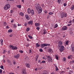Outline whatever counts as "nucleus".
I'll return each mask as SVG.
<instances>
[{
  "label": "nucleus",
  "instance_id": "nucleus-54",
  "mask_svg": "<svg viewBox=\"0 0 74 74\" xmlns=\"http://www.w3.org/2000/svg\"><path fill=\"white\" fill-rule=\"evenodd\" d=\"M14 20H12V21H11V22L12 23L13 22H14Z\"/></svg>",
  "mask_w": 74,
  "mask_h": 74
},
{
  "label": "nucleus",
  "instance_id": "nucleus-32",
  "mask_svg": "<svg viewBox=\"0 0 74 74\" xmlns=\"http://www.w3.org/2000/svg\"><path fill=\"white\" fill-rule=\"evenodd\" d=\"M0 67L1 69H4V66H1Z\"/></svg>",
  "mask_w": 74,
  "mask_h": 74
},
{
  "label": "nucleus",
  "instance_id": "nucleus-1",
  "mask_svg": "<svg viewBox=\"0 0 74 74\" xmlns=\"http://www.w3.org/2000/svg\"><path fill=\"white\" fill-rule=\"evenodd\" d=\"M35 8L38 11V14H40L42 12V8H41V6L39 4H36L35 5Z\"/></svg>",
  "mask_w": 74,
  "mask_h": 74
},
{
  "label": "nucleus",
  "instance_id": "nucleus-49",
  "mask_svg": "<svg viewBox=\"0 0 74 74\" xmlns=\"http://www.w3.org/2000/svg\"><path fill=\"white\" fill-rule=\"evenodd\" d=\"M71 22H72V21H70L69 22V23H71Z\"/></svg>",
  "mask_w": 74,
  "mask_h": 74
},
{
  "label": "nucleus",
  "instance_id": "nucleus-21",
  "mask_svg": "<svg viewBox=\"0 0 74 74\" xmlns=\"http://www.w3.org/2000/svg\"><path fill=\"white\" fill-rule=\"evenodd\" d=\"M48 52H50L51 53H52L53 52V51H52V49H49L48 50Z\"/></svg>",
  "mask_w": 74,
  "mask_h": 74
},
{
  "label": "nucleus",
  "instance_id": "nucleus-61",
  "mask_svg": "<svg viewBox=\"0 0 74 74\" xmlns=\"http://www.w3.org/2000/svg\"><path fill=\"white\" fill-rule=\"evenodd\" d=\"M12 36H13L12 35H9V37H12Z\"/></svg>",
  "mask_w": 74,
  "mask_h": 74
},
{
  "label": "nucleus",
  "instance_id": "nucleus-30",
  "mask_svg": "<svg viewBox=\"0 0 74 74\" xmlns=\"http://www.w3.org/2000/svg\"><path fill=\"white\" fill-rule=\"evenodd\" d=\"M46 30H45V29H44V32H43V33L44 34H46V33H47V32H46Z\"/></svg>",
  "mask_w": 74,
  "mask_h": 74
},
{
  "label": "nucleus",
  "instance_id": "nucleus-55",
  "mask_svg": "<svg viewBox=\"0 0 74 74\" xmlns=\"http://www.w3.org/2000/svg\"><path fill=\"white\" fill-rule=\"evenodd\" d=\"M64 73V71H62L61 72V74H63Z\"/></svg>",
  "mask_w": 74,
  "mask_h": 74
},
{
  "label": "nucleus",
  "instance_id": "nucleus-59",
  "mask_svg": "<svg viewBox=\"0 0 74 74\" xmlns=\"http://www.w3.org/2000/svg\"><path fill=\"white\" fill-rule=\"evenodd\" d=\"M45 14H47V11L46 10H45Z\"/></svg>",
  "mask_w": 74,
  "mask_h": 74
},
{
  "label": "nucleus",
  "instance_id": "nucleus-48",
  "mask_svg": "<svg viewBox=\"0 0 74 74\" xmlns=\"http://www.w3.org/2000/svg\"><path fill=\"white\" fill-rule=\"evenodd\" d=\"M5 52H6V51H5L4 50V51L3 52V54H4V53H5Z\"/></svg>",
  "mask_w": 74,
  "mask_h": 74
},
{
  "label": "nucleus",
  "instance_id": "nucleus-42",
  "mask_svg": "<svg viewBox=\"0 0 74 74\" xmlns=\"http://www.w3.org/2000/svg\"><path fill=\"white\" fill-rule=\"evenodd\" d=\"M69 43V41H67L66 42V45H68V43Z\"/></svg>",
  "mask_w": 74,
  "mask_h": 74
},
{
  "label": "nucleus",
  "instance_id": "nucleus-7",
  "mask_svg": "<svg viewBox=\"0 0 74 74\" xmlns=\"http://www.w3.org/2000/svg\"><path fill=\"white\" fill-rule=\"evenodd\" d=\"M47 59L48 62H52V58H51L50 56H47Z\"/></svg>",
  "mask_w": 74,
  "mask_h": 74
},
{
  "label": "nucleus",
  "instance_id": "nucleus-40",
  "mask_svg": "<svg viewBox=\"0 0 74 74\" xmlns=\"http://www.w3.org/2000/svg\"><path fill=\"white\" fill-rule=\"evenodd\" d=\"M43 73H47V71L45 70H43Z\"/></svg>",
  "mask_w": 74,
  "mask_h": 74
},
{
  "label": "nucleus",
  "instance_id": "nucleus-5",
  "mask_svg": "<svg viewBox=\"0 0 74 74\" xmlns=\"http://www.w3.org/2000/svg\"><path fill=\"white\" fill-rule=\"evenodd\" d=\"M50 44L47 43H44L42 44L41 45V47L42 48H44V47H47V46H50Z\"/></svg>",
  "mask_w": 74,
  "mask_h": 74
},
{
  "label": "nucleus",
  "instance_id": "nucleus-12",
  "mask_svg": "<svg viewBox=\"0 0 74 74\" xmlns=\"http://www.w3.org/2000/svg\"><path fill=\"white\" fill-rule=\"evenodd\" d=\"M28 25H32L33 24V21H29L28 23Z\"/></svg>",
  "mask_w": 74,
  "mask_h": 74
},
{
  "label": "nucleus",
  "instance_id": "nucleus-33",
  "mask_svg": "<svg viewBox=\"0 0 74 74\" xmlns=\"http://www.w3.org/2000/svg\"><path fill=\"white\" fill-rule=\"evenodd\" d=\"M29 30H30V28H27L26 31H27V32H29Z\"/></svg>",
  "mask_w": 74,
  "mask_h": 74
},
{
  "label": "nucleus",
  "instance_id": "nucleus-10",
  "mask_svg": "<svg viewBox=\"0 0 74 74\" xmlns=\"http://www.w3.org/2000/svg\"><path fill=\"white\" fill-rule=\"evenodd\" d=\"M67 29V27L66 26H64L62 28V30H66Z\"/></svg>",
  "mask_w": 74,
  "mask_h": 74
},
{
  "label": "nucleus",
  "instance_id": "nucleus-25",
  "mask_svg": "<svg viewBox=\"0 0 74 74\" xmlns=\"http://www.w3.org/2000/svg\"><path fill=\"white\" fill-rule=\"evenodd\" d=\"M9 33H11L12 32V29H10L8 30V31Z\"/></svg>",
  "mask_w": 74,
  "mask_h": 74
},
{
  "label": "nucleus",
  "instance_id": "nucleus-6",
  "mask_svg": "<svg viewBox=\"0 0 74 74\" xmlns=\"http://www.w3.org/2000/svg\"><path fill=\"white\" fill-rule=\"evenodd\" d=\"M59 47L60 48V51L61 52H63V51L64 50V47L63 46H59Z\"/></svg>",
  "mask_w": 74,
  "mask_h": 74
},
{
  "label": "nucleus",
  "instance_id": "nucleus-45",
  "mask_svg": "<svg viewBox=\"0 0 74 74\" xmlns=\"http://www.w3.org/2000/svg\"><path fill=\"white\" fill-rule=\"evenodd\" d=\"M58 3H60L61 2V0H58Z\"/></svg>",
  "mask_w": 74,
  "mask_h": 74
},
{
  "label": "nucleus",
  "instance_id": "nucleus-11",
  "mask_svg": "<svg viewBox=\"0 0 74 74\" xmlns=\"http://www.w3.org/2000/svg\"><path fill=\"white\" fill-rule=\"evenodd\" d=\"M25 17L26 19L27 20H30V18L29 17V16L27 14H26L25 15Z\"/></svg>",
  "mask_w": 74,
  "mask_h": 74
},
{
  "label": "nucleus",
  "instance_id": "nucleus-43",
  "mask_svg": "<svg viewBox=\"0 0 74 74\" xmlns=\"http://www.w3.org/2000/svg\"><path fill=\"white\" fill-rule=\"evenodd\" d=\"M0 74H2V69H0Z\"/></svg>",
  "mask_w": 74,
  "mask_h": 74
},
{
  "label": "nucleus",
  "instance_id": "nucleus-9",
  "mask_svg": "<svg viewBox=\"0 0 74 74\" xmlns=\"http://www.w3.org/2000/svg\"><path fill=\"white\" fill-rule=\"evenodd\" d=\"M63 43L62 41H59L58 42V44L59 45V47H60L61 46H62V44Z\"/></svg>",
  "mask_w": 74,
  "mask_h": 74
},
{
  "label": "nucleus",
  "instance_id": "nucleus-27",
  "mask_svg": "<svg viewBox=\"0 0 74 74\" xmlns=\"http://www.w3.org/2000/svg\"><path fill=\"white\" fill-rule=\"evenodd\" d=\"M13 27H14V28H16V27H17L16 26V25L15 24H14L13 25Z\"/></svg>",
  "mask_w": 74,
  "mask_h": 74
},
{
  "label": "nucleus",
  "instance_id": "nucleus-47",
  "mask_svg": "<svg viewBox=\"0 0 74 74\" xmlns=\"http://www.w3.org/2000/svg\"><path fill=\"white\" fill-rule=\"evenodd\" d=\"M27 23H25L24 24V26H27Z\"/></svg>",
  "mask_w": 74,
  "mask_h": 74
},
{
  "label": "nucleus",
  "instance_id": "nucleus-35",
  "mask_svg": "<svg viewBox=\"0 0 74 74\" xmlns=\"http://www.w3.org/2000/svg\"><path fill=\"white\" fill-rule=\"evenodd\" d=\"M32 53V49H29V53Z\"/></svg>",
  "mask_w": 74,
  "mask_h": 74
},
{
  "label": "nucleus",
  "instance_id": "nucleus-60",
  "mask_svg": "<svg viewBox=\"0 0 74 74\" xmlns=\"http://www.w3.org/2000/svg\"><path fill=\"white\" fill-rule=\"evenodd\" d=\"M6 27L7 29H9V27L8 26H7Z\"/></svg>",
  "mask_w": 74,
  "mask_h": 74
},
{
  "label": "nucleus",
  "instance_id": "nucleus-13",
  "mask_svg": "<svg viewBox=\"0 0 74 74\" xmlns=\"http://www.w3.org/2000/svg\"><path fill=\"white\" fill-rule=\"evenodd\" d=\"M25 66H26V67H27V68H29V67H30V64H29L28 63H26L25 64Z\"/></svg>",
  "mask_w": 74,
  "mask_h": 74
},
{
  "label": "nucleus",
  "instance_id": "nucleus-20",
  "mask_svg": "<svg viewBox=\"0 0 74 74\" xmlns=\"http://www.w3.org/2000/svg\"><path fill=\"white\" fill-rule=\"evenodd\" d=\"M28 37L29 38V39H33V38L32 36H30V35H28Z\"/></svg>",
  "mask_w": 74,
  "mask_h": 74
},
{
  "label": "nucleus",
  "instance_id": "nucleus-36",
  "mask_svg": "<svg viewBox=\"0 0 74 74\" xmlns=\"http://www.w3.org/2000/svg\"><path fill=\"white\" fill-rule=\"evenodd\" d=\"M39 51L40 52H43V50H42V49H40L39 50Z\"/></svg>",
  "mask_w": 74,
  "mask_h": 74
},
{
  "label": "nucleus",
  "instance_id": "nucleus-64",
  "mask_svg": "<svg viewBox=\"0 0 74 74\" xmlns=\"http://www.w3.org/2000/svg\"><path fill=\"white\" fill-rule=\"evenodd\" d=\"M9 74H14V73H9Z\"/></svg>",
  "mask_w": 74,
  "mask_h": 74
},
{
  "label": "nucleus",
  "instance_id": "nucleus-31",
  "mask_svg": "<svg viewBox=\"0 0 74 74\" xmlns=\"http://www.w3.org/2000/svg\"><path fill=\"white\" fill-rule=\"evenodd\" d=\"M56 59H57V60H58L59 59V57H58V56L56 55Z\"/></svg>",
  "mask_w": 74,
  "mask_h": 74
},
{
  "label": "nucleus",
  "instance_id": "nucleus-14",
  "mask_svg": "<svg viewBox=\"0 0 74 74\" xmlns=\"http://www.w3.org/2000/svg\"><path fill=\"white\" fill-rule=\"evenodd\" d=\"M22 74H26V71L25 70V69H24L23 70L22 72Z\"/></svg>",
  "mask_w": 74,
  "mask_h": 74
},
{
  "label": "nucleus",
  "instance_id": "nucleus-52",
  "mask_svg": "<svg viewBox=\"0 0 74 74\" xmlns=\"http://www.w3.org/2000/svg\"><path fill=\"white\" fill-rule=\"evenodd\" d=\"M69 72H70V73H73V71L70 70Z\"/></svg>",
  "mask_w": 74,
  "mask_h": 74
},
{
  "label": "nucleus",
  "instance_id": "nucleus-3",
  "mask_svg": "<svg viewBox=\"0 0 74 74\" xmlns=\"http://www.w3.org/2000/svg\"><path fill=\"white\" fill-rule=\"evenodd\" d=\"M9 47L12 50H16L18 49V48L16 46H14L12 45H10Z\"/></svg>",
  "mask_w": 74,
  "mask_h": 74
},
{
  "label": "nucleus",
  "instance_id": "nucleus-19",
  "mask_svg": "<svg viewBox=\"0 0 74 74\" xmlns=\"http://www.w3.org/2000/svg\"><path fill=\"white\" fill-rule=\"evenodd\" d=\"M35 25L36 26H38L40 25V23H35Z\"/></svg>",
  "mask_w": 74,
  "mask_h": 74
},
{
  "label": "nucleus",
  "instance_id": "nucleus-2",
  "mask_svg": "<svg viewBox=\"0 0 74 74\" xmlns=\"http://www.w3.org/2000/svg\"><path fill=\"white\" fill-rule=\"evenodd\" d=\"M10 5L9 4H7L6 5L3 7V8L5 10H8V9L10 8Z\"/></svg>",
  "mask_w": 74,
  "mask_h": 74
},
{
  "label": "nucleus",
  "instance_id": "nucleus-50",
  "mask_svg": "<svg viewBox=\"0 0 74 74\" xmlns=\"http://www.w3.org/2000/svg\"><path fill=\"white\" fill-rule=\"evenodd\" d=\"M7 61L8 63H11V61H10V60H7Z\"/></svg>",
  "mask_w": 74,
  "mask_h": 74
},
{
  "label": "nucleus",
  "instance_id": "nucleus-37",
  "mask_svg": "<svg viewBox=\"0 0 74 74\" xmlns=\"http://www.w3.org/2000/svg\"><path fill=\"white\" fill-rule=\"evenodd\" d=\"M41 63H45V61H43L42 62H41Z\"/></svg>",
  "mask_w": 74,
  "mask_h": 74
},
{
  "label": "nucleus",
  "instance_id": "nucleus-28",
  "mask_svg": "<svg viewBox=\"0 0 74 74\" xmlns=\"http://www.w3.org/2000/svg\"><path fill=\"white\" fill-rule=\"evenodd\" d=\"M55 67L56 68V71H58V67H57V66H55Z\"/></svg>",
  "mask_w": 74,
  "mask_h": 74
},
{
  "label": "nucleus",
  "instance_id": "nucleus-58",
  "mask_svg": "<svg viewBox=\"0 0 74 74\" xmlns=\"http://www.w3.org/2000/svg\"><path fill=\"white\" fill-rule=\"evenodd\" d=\"M71 24H68L67 25L68 26H71Z\"/></svg>",
  "mask_w": 74,
  "mask_h": 74
},
{
  "label": "nucleus",
  "instance_id": "nucleus-23",
  "mask_svg": "<svg viewBox=\"0 0 74 74\" xmlns=\"http://www.w3.org/2000/svg\"><path fill=\"white\" fill-rule=\"evenodd\" d=\"M3 25L4 26H7V23L5 22H4L3 23Z\"/></svg>",
  "mask_w": 74,
  "mask_h": 74
},
{
  "label": "nucleus",
  "instance_id": "nucleus-8",
  "mask_svg": "<svg viewBox=\"0 0 74 74\" xmlns=\"http://www.w3.org/2000/svg\"><path fill=\"white\" fill-rule=\"evenodd\" d=\"M19 56H20V55L19 54H17L16 56H14V58H15V59H19Z\"/></svg>",
  "mask_w": 74,
  "mask_h": 74
},
{
  "label": "nucleus",
  "instance_id": "nucleus-15",
  "mask_svg": "<svg viewBox=\"0 0 74 74\" xmlns=\"http://www.w3.org/2000/svg\"><path fill=\"white\" fill-rule=\"evenodd\" d=\"M27 12L29 14H30L31 13V10H30V9L29 8L27 9Z\"/></svg>",
  "mask_w": 74,
  "mask_h": 74
},
{
  "label": "nucleus",
  "instance_id": "nucleus-17",
  "mask_svg": "<svg viewBox=\"0 0 74 74\" xmlns=\"http://www.w3.org/2000/svg\"><path fill=\"white\" fill-rule=\"evenodd\" d=\"M1 44V45H3V39H1L0 40Z\"/></svg>",
  "mask_w": 74,
  "mask_h": 74
},
{
  "label": "nucleus",
  "instance_id": "nucleus-51",
  "mask_svg": "<svg viewBox=\"0 0 74 74\" xmlns=\"http://www.w3.org/2000/svg\"><path fill=\"white\" fill-rule=\"evenodd\" d=\"M49 16H50L49 15H48L47 17V19H49Z\"/></svg>",
  "mask_w": 74,
  "mask_h": 74
},
{
  "label": "nucleus",
  "instance_id": "nucleus-63",
  "mask_svg": "<svg viewBox=\"0 0 74 74\" xmlns=\"http://www.w3.org/2000/svg\"><path fill=\"white\" fill-rule=\"evenodd\" d=\"M71 62L72 63H74V60H73L72 61H71Z\"/></svg>",
  "mask_w": 74,
  "mask_h": 74
},
{
  "label": "nucleus",
  "instance_id": "nucleus-29",
  "mask_svg": "<svg viewBox=\"0 0 74 74\" xmlns=\"http://www.w3.org/2000/svg\"><path fill=\"white\" fill-rule=\"evenodd\" d=\"M48 14H49V15H52L53 14V13L52 12H50L48 13Z\"/></svg>",
  "mask_w": 74,
  "mask_h": 74
},
{
  "label": "nucleus",
  "instance_id": "nucleus-46",
  "mask_svg": "<svg viewBox=\"0 0 74 74\" xmlns=\"http://www.w3.org/2000/svg\"><path fill=\"white\" fill-rule=\"evenodd\" d=\"M36 29L38 30H39V29H40V27H37L36 28Z\"/></svg>",
  "mask_w": 74,
  "mask_h": 74
},
{
  "label": "nucleus",
  "instance_id": "nucleus-26",
  "mask_svg": "<svg viewBox=\"0 0 74 74\" xmlns=\"http://www.w3.org/2000/svg\"><path fill=\"white\" fill-rule=\"evenodd\" d=\"M58 25L57 24H56L54 26V28H56V27H58Z\"/></svg>",
  "mask_w": 74,
  "mask_h": 74
},
{
  "label": "nucleus",
  "instance_id": "nucleus-53",
  "mask_svg": "<svg viewBox=\"0 0 74 74\" xmlns=\"http://www.w3.org/2000/svg\"><path fill=\"white\" fill-rule=\"evenodd\" d=\"M42 7H45V6L44 5V4H42Z\"/></svg>",
  "mask_w": 74,
  "mask_h": 74
},
{
  "label": "nucleus",
  "instance_id": "nucleus-4",
  "mask_svg": "<svg viewBox=\"0 0 74 74\" xmlns=\"http://www.w3.org/2000/svg\"><path fill=\"white\" fill-rule=\"evenodd\" d=\"M61 18H63L64 17H66L67 16V14L64 12H62L61 14Z\"/></svg>",
  "mask_w": 74,
  "mask_h": 74
},
{
  "label": "nucleus",
  "instance_id": "nucleus-62",
  "mask_svg": "<svg viewBox=\"0 0 74 74\" xmlns=\"http://www.w3.org/2000/svg\"><path fill=\"white\" fill-rule=\"evenodd\" d=\"M13 64H16V63L15 62H13Z\"/></svg>",
  "mask_w": 74,
  "mask_h": 74
},
{
  "label": "nucleus",
  "instance_id": "nucleus-18",
  "mask_svg": "<svg viewBox=\"0 0 74 74\" xmlns=\"http://www.w3.org/2000/svg\"><path fill=\"white\" fill-rule=\"evenodd\" d=\"M31 14H32V15H34V10H31Z\"/></svg>",
  "mask_w": 74,
  "mask_h": 74
},
{
  "label": "nucleus",
  "instance_id": "nucleus-57",
  "mask_svg": "<svg viewBox=\"0 0 74 74\" xmlns=\"http://www.w3.org/2000/svg\"><path fill=\"white\" fill-rule=\"evenodd\" d=\"M23 51H20V53H23Z\"/></svg>",
  "mask_w": 74,
  "mask_h": 74
},
{
  "label": "nucleus",
  "instance_id": "nucleus-56",
  "mask_svg": "<svg viewBox=\"0 0 74 74\" xmlns=\"http://www.w3.org/2000/svg\"><path fill=\"white\" fill-rule=\"evenodd\" d=\"M66 5H67V4L65 3H64V6H66Z\"/></svg>",
  "mask_w": 74,
  "mask_h": 74
},
{
  "label": "nucleus",
  "instance_id": "nucleus-22",
  "mask_svg": "<svg viewBox=\"0 0 74 74\" xmlns=\"http://www.w3.org/2000/svg\"><path fill=\"white\" fill-rule=\"evenodd\" d=\"M36 46L37 47H40V45L38 44V43H37L36 44Z\"/></svg>",
  "mask_w": 74,
  "mask_h": 74
},
{
  "label": "nucleus",
  "instance_id": "nucleus-24",
  "mask_svg": "<svg viewBox=\"0 0 74 74\" xmlns=\"http://www.w3.org/2000/svg\"><path fill=\"white\" fill-rule=\"evenodd\" d=\"M17 7L18 8H21V5H17Z\"/></svg>",
  "mask_w": 74,
  "mask_h": 74
},
{
  "label": "nucleus",
  "instance_id": "nucleus-34",
  "mask_svg": "<svg viewBox=\"0 0 74 74\" xmlns=\"http://www.w3.org/2000/svg\"><path fill=\"white\" fill-rule=\"evenodd\" d=\"M38 58V56L37 55L36 56V61H37V59Z\"/></svg>",
  "mask_w": 74,
  "mask_h": 74
},
{
  "label": "nucleus",
  "instance_id": "nucleus-16",
  "mask_svg": "<svg viewBox=\"0 0 74 74\" xmlns=\"http://www.w3.org/2000/svg\"><path fill=\"white\" fill-rule=\"evenodd\" d=\"M19 15L22 16H24V14L21 12L19 13Z\"/></svg>",
  "mask_w": 74,
  "mask_h": 74
},
{
  "label": "nucleus",
  "instance_id": "nucleus-44",
  "mask_svg": "<svg viewBox=\"0 0 74 74\" xmlns=\"http://www.w3.org/2000/svg\"><path fill=\"white\" fill-rule=\"evenodd\" d=\"M63 61H64V62H65V61H66V58H63Z\"/></svg>",
  "mask_w": 74,
  "mask_h": 74
},
{
  "label": "nucleus",
  "instance_id": "nucleus-38",
  "mask_svg": "<svg viewBox=\"0 0 74 74\" xmlns=\"http://www.w3.org/2000/svg\"><path fill=\"white\" fill-rule=\"evenodd\" d=\"M71 58V56H69L68 57V59H70Z\"/></svg>",
  "mask_w": 74,
  "mask_h": 74
},
{
  "label": "nucleus",
  "instance_id": "nucleus-41",
  "mask_svg": "<svg viewBox=\"0 0 74 74\" xmlns=\"http://www.w3.org/2000/svg\"><path fill=\"white\" fill-rule=\"evenodd\" d=\"M72 51H73V53H74V47H73L72 48Z\"/></svg>",
  "mask_w": 74,
  "mask_h": 74
},
{
  "label": "nucleus",
  "instance_id": "nucleus-39",
  "mask_svg": "<svg viewBox=\"0 0 74 74\" xmlns=\"http://www.w3.org/2000/svg\"><path fill=\"white\" fill-rule=\"evenodd\" d=\"M13 13H14V11H13V10H11L10 11V14H12Z\"/></svg>",
  "mask_w": 74,
  "mask_h": 74
}]
</instances>
